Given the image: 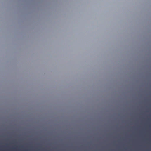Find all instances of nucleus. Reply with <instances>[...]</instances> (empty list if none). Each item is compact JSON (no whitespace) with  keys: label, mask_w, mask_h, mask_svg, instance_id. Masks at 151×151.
<instances>
[{"label":"nucleus","mask_w":151,"mask_h":151,"mask_svg":"<svg viewBox=\"0 0 151 151\" xmlns=\"http://www.w3.org/2000/svg\"><path fill=\"white\" fill-rule=\"evenodd\" d=\"M139 149L140 151H142V112L140 111L139 114Z\"/></svg>","instance_id":"1"}]
</instances>
